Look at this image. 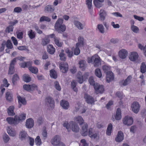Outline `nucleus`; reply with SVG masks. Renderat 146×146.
<instances>
[{
  "label": "nucleus",
  "instance_id": "f257e3e1",
  "mask_svg": "<svg viewBox=\"0 0 146 146\" xmlns=\"http://www.w3.org/2000/svg\"><path fill=\"white\" fill-rule=\"evenodd\" d=\"M26 118V114L23 113L19 115H15L14 118L11 117H8L6 120L9 124L16 126L20 122L25 120Z\"/></svg>",
  "mask_w": 146,
  "mask_h": 146
},
{
  "label": "nucleus",
  "instance_id": "f03ea898",
  "mask_svg": "<svg viewBox=\"0 0 146 146\" xmlns=\"http://www.w3.org/2000/svg\"><path fill=\"white\" fill-rule=\"evenodd\" d=\"M63 19L59 18L56 21L54 25V29L59 33H63L66 29L65 25L63 24Z\"/></svg>",
  "mask_w": 146,
  "mask_h": 146
},
{
  "label": "nucleus",
  "instance_id": "7ed1b4c3",
  "mask_svg": "<svg viewBox=\"0 0 146 146\" xmlns=\"http://www.w3.org/2000/svg\"><path fill=\"white\" fill-rule=\"evenodd\" d=\"M63 125L68 131L71 128L73 132L77 133L79 131L80 128L78 124L73 121H70L69 123L65 121L63 123Z\"/></svg>",
  "mask_w": 146,
  "mask_h": 146
},
{
  "label": "nucleus",
  "instance_id": "20e7f679",
  "mask_svg": "<svg viewBox=\"0 0 146 146\" xmlns=\"http://www.w3.org/2000/svg\"><path fill=\"white\" fill-rule=\"evenodd\" d=\"M101 60L100 57L97 54H94L91 57H88L87 58L88 62L93 64L95 67H98L101 65Z\"/></svg>",
  "mask_w": 146,
  "mask_h": 146
},
{
  "label": "nucleus",
  "instance_id": "39448f33",
  "mask_svg": "<svg viewBox=\"0 0 146 146\" xmlns=\"http://www.w3.org/2000/svg\"><path fill=\"white\" fill-rule=\"evenodd\" d=\"M84 98L85 102L88 104H94L96 101L94 98L87 93H85L84 94Z\"/></svg>",
  "mask_w": 146,
  "mask_h": 146
},
{
  "label": "nucleus",
  "instance_id": "423d86ee",
  "mask_svg": "<svg viewBox=\"0 0 146 146\" xmlns=\"http://www.w3.org/2000/svg\"><path fill=\"white\" fill-rule=\"evenodd\" d=\"M51 143L54 146H60L64 143L60 141V138L58 135L55 136L51 140Z\"/></svg>",
  "mask_w": 146,
  "mask_h": 146
},
{
  "label": "nucleus",
  "instance_id": "0eeeda50",
  "mask_svg": "<svg viewBox=\"0 0 146 146\" xmlns=\"http://www.w3.org/2000/svg\"><path fill=\"white\" fill-rule=\"evenodd\" d=\"M133 118L128 115L125 116L123 119V123L125 125H131L133 124Z\"/></svg>",
  "mask_w": 146,
  "mask_h": 146
},
{
  "label": "nucleus",
  "instance_id": "6e6552de",
  "mask_svg": "<svg viewBox=\"0 0 146 146\" xmlns=\"http://www.w3.org/2000/svg\"><path fill=\"white\" fill-rule=\"evenodd\" d=\"M140 107L139 103L136 101L134 102L131 105L132 111L136 114L139 111Z\"/></svg>",
  "mask_w": 146,
  "mask_h": 146
},
{
  "label": "nucleus",
  "instance_id": "1a4fd4ad",
  "mask_svg": "<svg viewBox=\"0 0 146 146\" xmlns=\"http://www.w3.org/2000/svg\"><path fill=\"white\" fill-rule=\"evenodd\" d=\"M68 66L66 63H60L59 64V68L61 71L63 73L67 72L68 70Z\"/></svg>",
  "mask_w": 146,
  "mask_h": 146
},
{
  "label": "nucleus",
  "instance_id": "9d476101",
  "mask_svg": "<svg viewBox=\"0 0 146 146\" xmlns=\"http://www.w3.org/2000/svg\"><path fill=\"white\" fill-rule=\"evenodd\" d=\"M94 87L97 94H102L104 91V86L102 85H100L98 83Z\"/></svg>",
  "mask_w": 146,
  "mask_h": 146
},
{
  "label": "nucleus",
  "instance_id": "9b49d317",
  "mask_svg": "<svg viewBox=\"0 0 146 146\" xmlns=\"http://www.w3.org/2000/svg\"><path fill=\"white\" fill-rule=\"evenodd\" d=\"M138 57V55L137 52H133L131 53V54L129 57V58L130 60L136 63L137 62Z\"/></svg>",
  "mask_w": 146,
  "mask_h": 146
},
{
  "label": "nucleus",
  "instance_id": "f8f14e48",
  "mask_svg": "<svg viewBox=\"0 0 146 146\" xmlns=\"http://www.w3.org/2000/svg\"><path fill=\"white\" fill-rule=\"evenodd\" d=\"M88 125L87 123H84L81 131V133L82 136H86L88 135Z\"/></svg>",
  "mask_w": 146,
  "mask_h": 146
},
{
  "label": "nucleus",
  "instance_id": "ddd939ff",
  "mask_svg": "<svg viewBox=\"0 0 146 146\" xmlns=\"http://www.w3.org/2000/svg\"><path fill=\"white\" fill-rule=\"evenodd\" d=\"M106 82L108 83H110L111 81L113 80L114 78V75L111 71L108 72L106 74Z\"/></svg>",
  "mask_w": 146,
  "mask_h": 146
},
{
  "label": "nucleus",
  "instance_id": "4468645a",
  "mask_svg": "<svg viewBox=\"0 0 146 146\" xmlns=\"http://www.w3.org/2000/svg\"><path fill=\"white\" fill-rule=\"evenodd\" d=\"M28 136L26 132L25 131H22L20 132L19 134V138L21 141H24L28 137Z\"/></svg>",
  "mask_w": 146,
  "mask_h": 146
},
{
  "label": "nucleus",
  "instance_id": "2eb2a0df",
  "mask_svg": "<svg viewBox=\"0 0 146 146\" xmlns=\"http://www.w3.org/2000/svg\"><path fill=\"white\" fill-rule=\"evenodd\" d=\"M119 57L122 59L125 58L128 54V52L125 49H122L119 50Z\"/></svg>",
  "mask_w": 146,
  "mask_h": 146
},
{
  "label": "nucleus",
  "instance_id": "dca6fc26",
  "mask_svg": "<svg viewBox=\"0 0 146 146\" xmlns=\"http://www.w3.org/2000/svg\"><path fill=\"white\" fill-rule=\"evenodd\" d=\"M34 121L31 118L27 119L26 121L25 125L27 128L30 129L34 126Z\"/></svg>",
  "mask_w": 146,
  "mask_h": 146
},
{
  "label": "nucleus",
  "instance_id": "f3484780",
  "mask_svg": "<svg viewBox=\"0 0 146 146\" xmlns=\"http://www.w3.org/2000/svg\"><path fill=\"white\" fill-rule=\"evenodd\" d=\"M88 134V136L91 138L95 139L98 136V133L93 130L92 128L89 129Z\"/></svg>",
  "mask_w": 146,
  "mask_h": 146
},
{
  "label": "nucleus",
  "instance_id": "a211bd4d",
  "mask_svg": "<svg viewBox=\"0 0 146 146\" xmlns=\"http://www.w3.org/2000/svg\"><path fill=\"white\" fill-rule=\"evenodd\" d=\"M54 10V8L53 6L48 5L45 7L44 11L45 13H50L53 12Z\"/></svg>",
  "mask_w": 146,
  "mask_h": 146
},
{
  "label": "nucleus",
  "instance_id": "6ab92c4d",
  "mask_svg": "<svg viewBox=\"0 0 146 146\" xmlns=\"http://www.w3.org/2000/svg\"><path fill=\"white\" fill-rule=\"evenodd\" d=\"M124 139V135L123 133L121 131L118 132L117 136L115 139V141L118 142L121 141Z\"/></svg>",
  "mask_w": 146,
  "mask_h": 146
},
{
  "label": "nucleus",
  "instance_id": "aec40b11",
  "mask_svg": "<svg viewBox=\"0 0 146 146\" xmlns=\"http://www.w3.org/2000/svg\"><path fill=\"white\" fill-rule=\"evenodd\" d=\"M84 38L82 36H79L78 38V42L76 43V46L84 47Z\"/></svg>",
  "mask_w": 146,
  "mask_h": 146
},
{
  "label": "nucleus",
  "instance_id": "412c9836",
  "mask_svg": "<svg viewBox=\"0 0 146 146\" xmlns=\"http://www.w3.org/2000/svg\"><path fill=\"white\" fill-rule=\"evenodd\" d=\"M15 64L11 61L9 65V67L8 72V74H13L15 72V67L14 65Z\"/></svg>",
  "mask_w": 146,
  "mask_h": 146
},
{
  "label": "nucleus",
  "instance_id": "4be33fe9",
  "mask_svg": "<svg viewBox=\"0 0 146 146\" xmlns=\"http://www.w3.org/2000/svg\"><path fill=\"white\" fill-rule=\"evenodd\" d=\"M115 117V119L117 120H119L121 119V111L120 108H118L117 109Z\"/></svg>",
  "mask_w": 146,
  "mask_h": 146
},
{
  "label": "nucleus",
  "instance_id": "5701e85b",
  "mask_svg": "<svg viewBox=\"0 0 146 146\" xmlns=\"http://www.w3.org/2000/svg\"><path fill=\"white\" fill-rule=\"evenodd\" d=\"M60 105L64 109H68L69 107L68 102L67 101L64 100H62L60 101Z\"/></svg>",
  "mask_w": 146,
  "mask_h": 146
},
{
  "label": "nucleus",
  "instance_id": "b1692460",
  "mask_svg": "<svg viewBox=\"0 0 146 146\" xmlns=\"http://www.w3.org/2000/svg\"><path fill=\"white\" fill-rule=\"evenodd\" d=\"M75 121L79 124L80 125H81L84 123V120L82 117L80 116H76L74 118Z\"/></svg>",
  "mask_w": 146,
  "mask_h": 146
},
{
  "label": "nucleus",
  "instance_id": "393cba45",
  "mask_svg": "<svg viewBox=\"0 0 146 146\" xmlns=\"http://www.w3.org/2000/svg\"><path fill=\"white\" fill-rule=\"evenodd\" d=\"M15 108L13 106H10L7 109V112L8 115L10 116H13L15 115L14 111Z\"/></svg>",
  "mask_w": 146,
  "mask_h": 146
},
{
  "label": "nucleus",
  "instance_id": "a878e982",
  "mask_svg": "<svg viewBox=\"0 0 146 146\" xmlns=\"http://www.w3.org/2000/svg\"><path fill=\"white\" fill-rule=\"evenodd\" d=\"M73 23L74 25L79 30H82L84 27V26L83 25V24L78 21L74 20Z\"/></svg>",
  "mask_w": 146,
  "mask_h": 146
},
{
  "label": "nucleus",
  "instance_id": "bb28decb",
  "mask_svg": "<svg viewBox=\"0 0 146 146\" xmlns=\"http://www.w3.org/2000/svg\"><path fill=\"white\" fill-rule=\"evenodd\" d=\"M7 131L9 135L11 136H15L16 135L15 130L12 129L11 126L9 127L7 129Z\"/></svg>",
  "mask_w": 146,
  "mask_h": 146
},
{
  "label": "nucleus",
  "instance_id": "cd10ccee",
  "mask_svg": "<svg viewBox=\"0 0 146 146\" xmlns=\"http://www.w3.org/2000/svg\"><path fill=\"white\" fill-rule=\"evenodd\" d=\"M77 81L80 84H82L83 82L82 73L80 71H79L76 76Z\"/></svg>",
  "mask_w": 146,
  "mask_h": 146
},
{
  "label": "nucleus",
  "instance_id": "c85d7f7f",
  "mask_svg": "<svg viewBox=\"0 0 146 146\" xmlns=\"http://www.w3.org/2000/svg\"><path fill=\"white\" fill-rule=\"evenodd\" d=\"M5 98L6 100L8 102H11L13 101V95L10 92H8L6 93Z\"/></svg>",
  "mask_w": 146,
  "mask_h": 146
},
{
  "label": "nucleus",
  "instance_id": "c756f323",
  "mask_svg": "<svg viewBox=\"0 0 146 146\" xmlns=\"http://www.w3.org/2000/svg\"><path fill=\"white\" fill-rule=\"evenodd\" d=\"M47 50L49 54H53L55 52V49L53 47L52 45H49L47 47Z\"/></svg>",
  "mask_w": 146,
  "mask_h": 146
},
{
  "label": "nucleus",
  "instance_id": "7c9ffc66",
  "mask_svg": "<svg viewBox=\"0 0 146 146\" xmlns=\"http://www.w3.org/2000/svg\"><path fill=\"white\" fill-rule=\"evenodd\" d=\"M46 101L50 104L51 107L53 108L54 106V101L52 97L48 96L46 98Z\"/></svg>",
  "mask_w": 146,
  "mask_h": 146
},
{
  "label": "nucleus",
  "instance_id": "2f4dec72",
  "mask_svg": "<svg viewBox=\"0 0 146 146\" xmlns=\"http://www.w3.org/2000/svg\"><path fill=\"white\" fill-rule=\"evenodd\" d=\"M50 75L52 78L56 79L57 77V74L56 71L54 69L51 70L50 71Z\"/></svg>",
  "mask_w": 146,
  "mask_h": 146
},
{
  "label": "nucleus",
  "instance_id": "473e14b6",
  "mask_svg": "<svg viewBox=\"0 0 146 146\" xmlns=\"http://www.w3.org/2000/svg\"><path fill=\"white\" fill-rule=\"evenodd\" d=\"M77 85V82L75 80L72 81L71 83V86L74 91L77 92L78 91V89L76 87Z\"/></svg>",
  "mask_w": 146,
  "mask_h": 146
},
{
  "label": "nucleus",
  "instance_id": "72a5a7b5",
  "mask_svg": "<svg viewBox=\"0 0 146 146\" xmlns=\"http://www.w3.org/2000/svg\"><path fill=\"white\" fill-rule=\"evenodd\" d=\"M36 34L35 32L33 31L32 29H30L28 32V35L31 39H33L35 38Z\"/></svg>",
  "mask_w": 146,
  "mask_h": 146
},
{
  "label": "nucleus",
  "instance_id": "f704fd0d",
  "mask_svg": "<svg viewBox=\"0 0 146 146\" xmlns=\"http://www.w3.org/2000/svg\"><path fill=\"white\" fill-rule=\"evenodd\" d=\"M100 17L101 21H103L105 19V18L107 15L106 12L104 10H101L100 11Z\"/></svg>",
  "mask_w": 146,
  "mask_h": 146
},
{
  "label": "nucleus",
  "instance_id": "c9c22d12",
  "mask_svg": "<svg viewBox=\"0 0 146 146\" xmlns=\"http://www.w3.org/2000/svg\"><path fill=\"white\" fill-rule=\"evenodd\" d=\"M19 103H21L23 105H25L27 104V102L25 98H22L19 96L17 97Z\"/></svg>",
  "mask_w": 146,
  "mask_h": 146
},
{
  "label": "nucleus",
  "instance_id": "e433bc0d",
  "mask_svg": "<svg viewBox=\"0 0 146 146\" xmlns=\"http://www.w3.org/2000/svg\"><path fill=\"white\" fill-rule=\"evenodd\" d=\"M112 127V124L111 123H109L108 125L106 132V134L107 135L110 136L111 135Z\"/></svg>",
  "mask_w": 146,
  "mask_h": 146
},
{
  "label": "nucleus",
  "instance_id": "4c0bfd02",
  "mask_svg": "<svg viewBox=\"0 0 146 146\" xmlns=\"http://www.w3.org/2000/svg\"><path fill=\"white\" fill-rule=\"evenodd\" d=\"M79 64L80 65V68L83 70H85L86 67V62L83 60H81L79 62Z\"/></svg>",
  "mask_w": 146,
  "mask_h": 146
},
{
  "label": "nucleus",
  "instance_id": "58836bf2",
  "mask_svg": "<svg viewBox=\"0 0 146 146\" xmlns=\"http://www.w3.org/2000/svg\"><path fill=\"white\" fill-rule=\"evenodd\" d=\"M19 79V77L17 74H14L12 78V82L13 85H15L16 82Z\"/></svg>",
  "mask_w": 146,
  "mask_h": 146
},
{
  "label": "nucleus",
  "instance_id": "ea45409f",
  "mask_svg": "<svg viewBox=\"0 0 146 146\" xmlns=\"http://www.w3.org/2000/svg\"><path fill=\"white\" fill-rule=\"evenodd\" d=\"M102 3V2L99 1V0H94L93 1L94 5L96 7L98 8L102 6L103 4Z\"/></svg>",
  "mask_w": 146,
  "mask_h": 146
},
{
  "label": "nucleus",
  "instance_id": "a19ab883",
  "mask_svg": "<svg viewBox=\"0 0 146 146\" xmlns=\"http://www.w3.org/2000/svg\"><path fill=\"white\" fill-rule=\"evenodd\" d=\"M140 72L142 73H144L146 72V66L144 62H143L141 64Z\"/></svg>",
  "mask_w": 146,
  "mask_h": 146
},
{
  "label": "nucleus",
  "instance_id": "79ce46f5",
  "mask_svg": "<svg viewBox=\"0 0 146 146\" xmlns=\"http://www.w3.org/2000/svg\"><path fill=\"white\" fill-rule=\"evenodd\" d=\"M89 83L91 85L93 86L94 87L98 83H95V81L94 80V77L92 76H90L88 80Z\"/></svg>",
  "mask_w": 146,
  "mask_h": 146
},
{
  "label": "nucleus",
  "instance_id": "37998d69",
  "mask_svg": "<svg viewBox=\"0 0 146 146\" xmlns=\"http://www.w3.org/2000/svg\"><path fill=\"white\" fill-rule=\"evenodd\" d=\"M132 77L131 75L129 76L125 80L123 84L124 86H126L130 82L131 79Z\"/></svg>",
  "mask_w": 146,
  "mask_h": 146
},
{
  "label": "nucleus",
  "instance_id": "c03bdc74",
  "mask_svg": "<svg viewBox=\"0 0 146 146\" xmlns=\"http://www.w3.org/2000/svg\"><path fill=\"white\" fill-rule=\"evenodd\" d=\"M29 70L32 73L34 74H35L38 72V68L32 66H30L29 68Z\"/></svg>",
  "mask_w": 146,
  "mask_h": 146
},
{
  "label": "nucleus",
  "instance_id": "a18cd8bd",
  "mask_svg": "<svg viewBox=\"0 0 146 146\" xmlns=\"http://www.w3.org/2000/svg\"><path fill=\"white\" fill-rule=\"evenodd\" d=\"M5 45L8 49H12L13 48V44L11 42V41L9 40H8L6 42Z\"/></svg>",
  "mask_w": 146,
  "mask_h": 146
},
{
  "label": "nucleus",
  "instance_id": "49530a36",
  "mask_svg": "<svg viewBox=\"0 0 146 146\" xmlns=\"http://www.w3.org/2000/svg\"><path fill=\"white\" fill-rule=\"evenodd\" d=\"M51 19L50 18H48L47 17L45 16H43L40 17L39 21L40 22H42L44 21L49 22L50 21Z\"/></svg>",
  "mask_w": 146,
  "mask_h": 146
},
{
  "label": "nucleus",
  "instance_id": "de8ad7c7",
  "mask_svg": "<svg viewBox=\"0 0 146 146\" xmlns=\"http://www.w3.org/2000/svg\"><path fill=\"white\" fill-rule=\"evenodd\" d=\"M79 47L76 46V48L74 49H72V50L74 52V54L76 55H78L80 53V50L79 48Z\"/></svg>",
  "mask_w": 146,
  "mask_h": 146
},
{
  "label": "nucleus",
  "instance_id": "09e8293b",
  "mask_svg": "<svg viewBox=\"0 0 146 146\" xmlns=\"http://www.w3.org/2000/svg\"><path fill=\"white\" fill-rule=\"evenodd\" d=\"M3 84H1V88H2L4 86L8 87L9 85V84L7 80L5 78H4L3 80Z\"/></svg>",
  "mask_w": 146,
  "mask_h": 146
},
{
  "label": "nucleus",
  "instance_id": "8fccbe9b",
  "mask_svg": "<svg viewBox=\"0 0 146 146\" xmlns=\"http://www.w3.org/2000/svg\"><path fill=\"white\" fill-rule=\"evenodd\" d=\"M17 49L20 50H25L27 52H29V50L27 48V47L26 46H20L17 47Z\"/></svg>",
  "mask_w": 146,
  "mask_h": 146
},
{
  "label": "nucleus",
  "instance_id": "3c124183",
  "mask_svg": "<svg viewBox=\"0 0 146 146\" xmlns=\"http://www.w3.org/2000/svg\"><path fill=\"white\" fill-rule=\"evenodd\" d=\"M95 74L98 78H100L102 77V74L100 68H98L96 69L95 70Z\"/></svg>",
  "mask_w": 146,
  "mask_h": 146
},
{
  "label": "nucleus",
  "instance_id": "603ef678",
  "mask_svg": "<svg viewBox=\"0 0 146 146\" xmlns=\"http://www.w3.org/2000/svg\"><path fill=\"white\" fill-rule=\"evenodd\" d=\"M102 69L104 71V72L106 74L110 71L109 70H110V68L109 66L106 65H103L102 66Z\"/></svg>",
  "mask_w": 146,
  "mask_h": 146
},
{
  "label": "nucleus",
  "instance_id": "864d4df0",
  "mask_svg": "<svg viewBox=\"0 0 146 146\" xmlns=\"http://www.w3.org/2000/svg\"><path fill=\"white\" fill-rule=\"evenodd\" d=\"M54 42L55 44L58 47H61L62 46V43L59 42V38H54Z\"/></svg>",
  "mask_w": 146,
  "mask_h": 146
},
{
  "label": "nucleus",
  "instance_id": "5fc2aeb1",
  "mask_svg": "<svg viewBox=\"0 0 146 146\" xmlns=\"http://www.w3.org/2000/svg\"><path fill=\"white\" fill-rule=\"evenodd\" d=\"M35 141L36 145H39L42 143V142L40 137L39 136H37L35 139Z\"/></svg>",
  "mask_w": 146,
  "mask_h": 146
},
{
  "label": "nucleus",
  "instance_id": "6e6d98bb",
  "mask_svg": "<svg viewBox=\"0 0 146 146\" xmlns=\"http://www.w3.org/2000/svg\"><path fill=\"white\" fill-rule=\"evenodd\" d=\"M65 52L67 54L69 58L72 57L73 55L72 51H70L68 48H67L65 50Z\"/></svg>",
  "mask_w": 146,
  "mask_h": 146
},
{
  "label": "nucleus",
  "instance_id": "4d7b16f0",
  "mask_svg": "<svg viewBox=\"0 0 146 146\" xmlns=\"http://www.w3.org/2000/svg\"><path fill=\"white\" fill-rule=\"evenodd\" d=\"M92 0H86V4L87 5L88 9H91L92 5Z\"/></svg>",
  "mask_w": 146,
  "mask_h": 146
},
{
  "label": "nucleus",
  "instance_id": "13d9d810",
  "mask_svg": "<svg viewBox=\"0 0 146 146\" xmlns=\"http://www.w3.org/2000/svg\"><path fill=\"white\" fill-rule=\"evenodd\" d=\"M24 58L22 56H21L17 57L14 58V59H13V60H12L11 61H12V62H13L14 63V64H16L17 62V60H19L20 61H22L23 60Z\"/></svg>",
  "mask_w": 146,
  "mask_h": 146
},
{
  "label": "nucleus",
  "instance_id": "bf43d9fd",
  "mask_svg": "<svg viewBox=\"0 0 146 146\" xmlns=\"http://www.w3.org/2000/svg\"><path fill=\"white\" fill-rule=\"evenodd\" d=\"M54 87L57 90L60 91L61 90V88L60 86L59 82L57 81H55L54 82Z\"/></svg>",
  "mask_w": 146,
  "mask_h": 146
},
{
  "label": "nucleus",
  "instance_id": "052dcab7",
  "mask_svg": "<svg viewBox=\"0 0 146 146\" xmlns=\"http://www.w3.org/2000/svg\"><path fill=\"white\" fill-rule=\"evenodd\" d=\"M98 28L100 33H104V28L102 25H98Z\"/></svg>",
  "mask_w": 146,
  "mask_h": 146
},
{
  "label": "nucleus",
  "instance_id": "680f3d73",
  "mask_svg": "<svg viewBox=\"0 0 146 146\" xmlns=\"http://www.w3.org/2000/svg\"><path fill=\"white\" fill-rule=\"evenodd\" d=\"M25 75L23 78L24 81L26 82H30L31 80V77L25 74Z\"/></svg>",
  "mask_w": 146,
  "mask_h": 146
},
{
  "label": "nucleus",
  "instance_id": "e2e57ef3",
  "mask_svg": "<svg viewBox=\"0 0 146 146\" xmlns=\"http://www.w3.org/2000/svg\"><path fill=\"white\" fill-rule=\"evenodd\" d=\"M50 40L48 38L45 37L42 41V44L43 46H45L48 43Z\"/></svg>",
  "mask_w": 146,
  "mask_h": 146
},
{
  "label": "nucleus",
  "instance_id": "0e129e2a",
  "mask_svg": "<svg viewBox=\"0 0 146 146\" xmlns=\"http://www.w3.org/2000/svg\"><path fill=\"white\" fill-rule=\"evenodd\" d=\"M23 88L24 90L28 92H31V85L25 84L23 86Z\"/></svg>",
  "mask_w": 146,
  "mask_h": 146
},
{
  "label": "nucleus",
  "instance_id": "69168bd1",
  "mask_svg": "<svg viewBox=\"0 0 146 146\" xmlns=\"http://www.w3.org/2000/svg\"><path fill=\"white\" fill-rule=\"evenodd\" d=\"M13 28L14 27H13L9 25L6 28L5 31L6 33H10L11 32H12L13 31Z\"/></svg>",
  "mask_w": 146,
  "mask_h": 146
},
{
  "label": "nucleus",
  "instance_id": "338daca9",
  "mask_svg": "<svg viewBox=\"0 0 146 146\" xmlns=\"http://www.w3.org/2000/svg\"><path fill=\"white\" fill-rule=\"evenodd\" d=\"M131 30L134 33H137L139 31L138 27L134 25H132L131 27Z\"/></svg>",
  "mask_w": 146,
  "mask_h": 146
},
{
  "label": "nucleus",
  "instance_id": "774afa93",
  "mask_svg": "<svg viewBox=\"0 0 146 146\" xmlns=\"http://www.w3.org/2000/svg\"><path fill=\"white\" fill-rule=\"evenodd\" d=\"M3 137L4 141L5 143L7 142L9 139V136L6 134H4L3 135Z\"/></svg>",
  "mask_w": 146,
  "mask_h": 146
}]
</instances>
